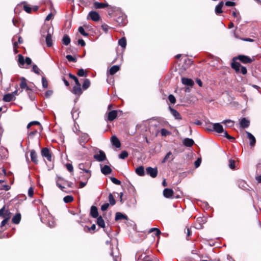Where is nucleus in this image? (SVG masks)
I'll use <instances>...</instances> for the list:
<instances>
[{
    "mask_svg": "<svg viewBox=\"0 0 261 261\" xmlns=\"http://www.w3.org/2000/svg\"><path fill=\"white\" fill-rule=\"evenodd\" d=\"M41 155L43 157L45 158L48 161H51V155L49 150L47 148H44L42 149Z\"/></svg>",
    "mask_w": 261,
    "mask_h": 261,
    "instance_id": "obj_8",
    "label": "nucleus"
},
{
    "mask_svg": "<svg viewBox=\"0 0 261 261\" xmlns=\"http://www.w3.org/2000/svg\"><path fill=\"white\" fill-rule=\"evenodd\" d=\"M91 165V164L89 163H81L79 165V169L87 174L86 176L87 180H88L91 175V172L89 170Z\"/></svg>",
    "mask_w": 261,
    "mask_h": 261,
    "instance_id": "obj_2",
    "label": "nucleus"
},
{
    "mask_svg": "<svg viewBox=\"0 0 261 261\" xmlns=\"http://www.w3.org/2000/svg\"><path fill=\"white\" fill-rule=\"evenodd\" d=\"M223 133L224 134L223 135V137L227 138L228 139H229L230 140L234 139V138L233 137H231L230 135H229L226 131L224 130V132Z\"/></svg>",
    "mask_w": 261,
    "mask_h": 261,
    "instance_id": "obj_54",
    "label": "nucleus"
},
{
    "mask_svg": "<svg viewBox=\"0 0 261 261\" xmlns=\"http://www.w3.org/2000/svg\"><path fill=\"white\" fill-rule=\"evenodd\" d=\"M163 195L167 198H174L173 191L169 188H166L163 191Z\"/></svg>",
    "mask_w": 261,
    "mask_h": 261,
    "instance_id": "obj_10",
    "label": "nucleus"
},
{
    "mask_svg": "<svg viewBox=\"0 0 261 261\" xmlns=\"http://www.w3.org/2000/svg\"><path fill=\"white\" fill-rule=\"evenodd\" d=\"M224 3L223 2H221L217 6H216L215 8V13L217 14H219L220 13H222V8L223 6Z\"/></svg>",
    "mask_w": 261,
    "mask_h": 261,
    "instance_id": "obj_29",
    "label": "nucleus"
},
{
    "mask_svg": "<svg viewBox=\"0 0 261 261\" xmlns=\"http://www.w3.org/2000/svg\"><path fill=\"white\" fill-rule=\"evenodd\" d=\"M5 207L4 206L3 208L0 209V216H4L6 217L8 215V211H6L5 213H4Z\"/></svg>",
    "mask_w": 261,
    "mask_h": 261,
    "instance_id": "obj_50",
    "label": "nucleus"
},
{
    "mask_svg": "<svg viewBox=\"0 0 261 261\" xmlns=\"http://www.w3.org/2000/svg\"><path fill=\"white\" fill-rule=\"evenodd\" d=\"M69 76L70 78L73 79V80L74 81L75 84H78L80 83L77 78L74 75L72 74L71 73L69 74Z\"/></svg>",
    "mask_w": 261,
    "mask_h": 261,
    "instance_id": "obj_57",
    "label": "nucleus"
},
{
    "mask_svg": "<svg viewBox=\"0 0 261 261\" xmlns=\"http://www.w3.org/2000/svg\"><path fill=\"white\" fill-rule=\"evenodd\" d=\"M79 32L82 35H83L84 36H88V33L85 32V30L83 28V27H80L79 28Z\"/></svg>",
    "mask_w": 261,
    "mask_h": 261,
    "instance_id": "obj_47",
    "label": "nucleus"
},
{
    "mask_svg": "<svg viewBox=\"0 0 261 261\" xmlns=\"http://www.w3.org/2000/svg\"><path fill=\"white\" fill-rule=\"evenodd\" d=\"M93 6H94V8L96 9H101V8H106V7H107L108 4L96 2L94 3Z\"/></svg>",
    "mask_w": 261,
    "mask_h": 261,
    "instance_id": "obj_31",
    "label": "nucleus"
},
{
    "mask_svg": "<svg viewBox=\"0 0 261 261\" xmlns=\"http://www.w3.org/2000/svg\"><path fill=\"white\" fill-rule=\"evenodd\" d=\"M9 219V217H6L5 219L2 221L1 224V228H2L3 227H4L8 222V220Z\"/></svg>",
    "mask_w": 261,
    "mask_h": 261,
    "instance_id": "obj_53",
    "label": "nucleus"
},
{
    "mask_svg": "<svg viewBox=\"0 0 261 261\" xmlns=\"http://www.w3.org/2000/svg\"><path fill=\"white\" fill-rule=\"evenodd\" d=\"M117 116V111H115V110L111 111L108 113V120L111 121H113L116 118Z\"/></svg>",
    "mask_w": 261,
    "mask_h": 261,
    "instance_id": "obj_20",
    "label": "nucleus"
},
{
    "mask_svg": "<svg viewBox=\"0 0 261 261\" xmlns=\"http://www.w3.org/2000/svg\"><path fill=\"white\" fill-rule=\"evenodd\" d=\"M242 66L238 62H232L231 63V67L237 72H240V68Z\"/></svg>",
    "mask_w": 261,
    "mask_h": 261,
    "instance_id": "obj_33",
    "label": "nucleus"
},
{
    "mask_svg": "<svg viewBox=\"0 0 261 261\" xmlns=\"http://www.w3.org/2000/svg\"><path fill=\"white\" fill-rule=\"evenodd\" d=\"M146 173L149 175L151 177L154 178L155 177L158 173V169L156 167L152 168L151 167H148L146 169Z\"/></svg>",
    "mask_w": 261,
    "mask_h": 261,
    "instance_id": "obj_6",
    "label": "nucleus"
},
{
    "mask_svg": "<svg viewBox=\"0 0 261 261\" xmlns=\"http://www.w3.org/2000/svg\"><path fill=\"white\" fill-rule=\"evenodd\" d=\"M72 92L74 95L79 96L82 94V90L81 88V84L80 83H79V84H76L73 87Z\"/></svg>",
    "mask_w": 261,
    "mask_h": 261,
    "instance_id": "obj_9",
    "label": "nucleus"
},
{
    "mask_svg": "<svg viewBox=\"0 0 261 261\" xmlns=\"http://www.w3.org/2000/svg\"><path fill=\"white\" fill-rule=\"evenodd\" d=\"M42 85L43 88H47L48 87V82L44 76H42Z\"/></svg>",
    "mask_w": 261,
    "mask_h": 261,
    "instance_id": "obj_43",
    "label": "nucleus"
},
{
    "mask_svg": "<svg viewBox=\"0 0 261 261\" xmlns=\"http://www.w3.org/2000/svg\"><path fill=\"white\" fill-rule=\"evenodd\" d=\"M63 43L65 45H68L70 42V38L67 35H64L62 39Z\"/></svg>",
    "mask_w": 261,
    "mask_h": 261,
    "instance_id": "obj_38",
    "label": "nucleus"
},
{
    "mask_svg": "<svg viewBox=\"0 0 261 261\" xmlns=\"http://www.w3.org/2000/svg\"><path fill=\"white\" fill-rule=\"evenodd\" d=\"M213 128L214 131L218 133H223L224 129L223 126L220 123H215L213 124Z\"/></svg>",
    "mask_w": 261,
    "mask_h": 261,
    "instance_id": "obj_11",
    "label": "nucleus"
},
{
    "mask_svg": "<svg viewBox=\"0 0 261 261\" xmlns=\"http://www.w3.org/2000/svg\"><path fill=\"white\" fill-rule=\"evenodd\" d=\"M247 138L249 140V145L251 147H253L256 143V139L254 136L250 132L246 131Z\"/></svg>",
    "mask_w": 261,
    "mask_h": 261,
    "instance_id": "obj_7",
    "label": "nucleus"
},
{
    "mask_svg": "<svg viewBox=\"0 0 261 261\" xmlns=\"http://www.w3.org/2000/svg\"><path fill=\"white\" fill-rule=\"evenodd\" d=\"M229 167L231 169H234L235 168V162L234 160H229Z\"/></svg>",
    "mask_w": 261,
    "mask_h": 261,
    "instance_id": "obj_56",
    "label": "nucleus"
},
{
    "mask_svg": "<svg viewBox=\"0 0 261 261\" xmlns=\"http://www.w3.org/2000/svg\"><path fill=\"white\" fill-rule=\"evenodd\" d=\"M168 99L171 103H175L176 102L175 97L173 95H169L168 96Z\"/></svg>",
    "mask_w": 261,
    "mask_h": 261,
    "instance_id": "obj_51",
    "label": "nucleus"
},
{
    "mask_svg": "<svg viewBox=\"0 0 261 261\" xmlns=\"http://www.w3.org/2000/svg\"><path fill=\"white\" fill-rule=\"evenodd\" d=\"M23 8H24V10H25V11L28 13H30L31 12V11H32V8L31 7H30L29 6H28V5H24L23 6Z\"/></svg>",
    "mask_w": 261,
    "mask_h": 261,
    "instance_id": "obj_61",
    "label": "nucleus"
},
{
    "mask_svg": "<svg viewBox=\"0 0 261 261\" xmlns=\"http://www.w3.org/2000/svg\"><path fill=\"white\" fill-rule=\"evenodd\" d=\"M33 194H34V190L32 187H30L28 190V195L30 197H33Z\"/></svg>",
    "mask_w": 261,
    "mask_h": 261,
    "instance_id": "obj_63",
    "label": "nucleus"
},
{
    "mask_svg": "<svg viewBox=\"0 0 261 261\" xmlns=\"http://www.w3.org/2000/svg\"><path fill=\"white\" fill-rule=\"evenodd\" d=\"M119 45L123 48H125L126 45V40L125 38L123 37L119 39L118 41Z\"/></svg>",
    "mask_w": 261,
    "mask_h": 261,
    "instance_id": "obj_40",
    "label": "nucleus"
},
{
    "mask_svg": "<svg viewBox=\"0 0 261 261\" xmlns=\"http://www.w3.org/2000/svg\"><path fill=\"white\" fill-rule=\"evenodd\" d=\"M63 200L65 203H69L73 200V197L72 196L68 195L64 197Z\"/></svg>",
    "mask_w": 261,
    "mask_h": 261,
    "instance_id": "obj_41",
    "label": "nucleus"
},
{
    "mask_svg": "<svg viewBox=\"0 0 261 261\" xmlns=\"http://www.w3.org/2000/svg\"><path fill=\"white\" fill-rule=\"evenodd\" d=\"M204 223V220L202 218H198L197 219V223L195 224V228L201 229L202 227V224Z\"/></svg>",
    "mask_w": 261,
    "mask_h": 261,
    "instance_id": "obj_28",
    "label": "nucleus"
},
{
    "mask_svg": "<svg viewBox=\"0 0 261 261\" xmlns=\"http://www.w3.org/2000/svg\"><path fill=\"white\" fill-rule=\"evenodd\" d=\"M66 166V168H67V170L69 171H70V172L73 171V168L72 165L71 164H67Z\"/></svg>",
    "mask_w": 261,
    "mask_h": 261,
    "instance_id": "obj_64",
    "label": "nucleus"
},
{
    "mask_svg": "<svg viewBox=\"0 0 261 261\" xmlns=\"http://www.w3.org/2000/svg\"><path fill=\"white\" fill-rule=\"evenodd\" d=\"M181 82L182 83L185 85L192 86L194 85V82L191 79L182 77Z\"/></svg>",
    "mask_w": 261,
    "mask_h": 261,
    "instance_id": "obj_16",
    "label": "nucleus"
},
{
    "mask_svg": "<svg viewBox=\"0 0 261 261\" xmlns=\"http://www.w3.org/2000/svg\"><path fill=\"white\" fill-rule=\"evenodd\" d=\"M126 16L124 15L119 16L117 17L116 21L119 25H124L126 22Z\"/></svg>",
    "mask_w": 261,
    "mask_h": 261,
    "instance_id": "obj_19",
    "label": "nucleus"
},
{
    "mask_svg": "<svg viewBox=\"0 0 261 261\" xmlns=\"http://www.w3.org/2000/svg\"><path fill=\"white\" fill-rule=\"evenodd\" d=\"M136 173L139 176H143L144 175V169L143 166H139L136 169Z\"/></svg>",
    "mask_w": 261,
    "mask_h": 261,
    "instance_id": "obj_37",
    "label": "nucleus"
},
{
    "mask_svg": "<svg viewBox=\"0 0 261 261\" xmlns=\"http://www.w3.org/2000/svg\"><path fill=\"white\" fill-rule=\"evenodd\" d=\"M122 219L127 220V216L120 212L116 213L115 216V220L118 221Z\"/></svg>",
    "mask_w": 261,
    "mask_h": 261,
    "instance_id": "obj_26",
    "label": "nucleus"
},
{
    "mask_svg": "<svg viewBox=\"0 0 261 261\" xmlns=\"http://www.w3.org/2000/svg\"><path fill=\"white\" fill-rule=\"evenodd\" d=\"M18 62L19 66L20 67H22L25 63V59H24L23 56L21 54H19L18 56Z\"/></svg>",
    "mask_w": 261,
    "mask_h": 261,
    "instance_id": "obj_35",
    "label": "nucleus"
},
{
    "mask_svg": "<svg viewBox=\"0 0 261 261\" xmlns=\"http://www.w3.org/2000/svg\"><path fill=\"white\" fill-rule=\"evenodd\" d=\"M169 110L171 114L173 115V116L175 118V119L177 120H181V117L180 114L178 112H177L176 110L169 107Z\"/></svg>",
    "mask_w": 261,
    "mask_h": 261,
    "instance_id": "obj_13",
    "label": "nucleus"
},
{
    "mask_svg": "<svg viewBox=\"0 0 261 261\" xmlns=\"http://www.w3.org/2000/svg\"><path fill=\"white\" fill-rule=\"evenodd\" d=\"M101 171L102 174L108 175L111 173L112 169L108 165H105L103 167L101 168Z\"/></svg>",
    "mask_w": 261,
    "mask_h": 261,
    "instance_id": "obj_24",
    "label": "nucleus"
},
{
    "mask_svg": "<svg viewBox=\"0 0 261 261\" xmlns=\"http://www.w3.org/2000/svg\"><path fill=\"white\" fill-rule=\"evenodd\" d=\"M120 69L119 66L114 65L109 70V73L111 75H113L116 73Z\"/></svg>",
    "mask_w": 261,
    "mask_h": 261,
    "instance_id": "obj_32",
    "label": "nucleus"
},
{
    "mask_svg": "<svg viewBox=\"0 0 261 261\" xmlns=\"http://www.w3.org/2000/svg\"><path fill=\"white\" fill-rule=\"evenodd\" d=\"M45 42L47 47H50L53 45L51 35L48 33L45 37Z\"/></svg>",
    "mask_w": 261,
    "mask_h": 261,
    "instance_id": "obj_27",
    "label": "nucleus"
},
{
    "mask_svg": "<svg viewBox=\"0 0 261 261\" xmlns=\"http://www.w3.org/2000/svg\"><path fill=\"white\" fill-rule=\"evenodd\" d=\"M247 70L245 67L241 66L240 68V72L243 74H246L247 73Z\"/></svg>",
    "mask_w": 261,
    "mask_h": 261,
    "instance_id": "obj_59",
    "label": "nucleus"
},
{
    "mask_svg": "<svg viewBox=\"0 0 261 261\" xmlns=\"http://www.w3.org/2000/svg\"><path fill=\"white\" fill-rule=\"evenodd\" d=\"M57 186L60 188L62 191H64L63 189L65 188V186H68L69 187H72V183L69 182L67 181L63 180L62 178L59 177L57 180Z\"/></svg>",
    "mask_w": 261,
    "mask_h": 261,
    "instance_id": "obj_3",
    "label": "nucleus"
},
{
    "mask_svg": "<svg viewBox=\"0 0 261 261\" xmlns=\"http://www.w3.org/2000/svg\"><path fill=\"white\" fill-rule=\"evenodd\" d=\"M182 143L185 146L187 147H191L194 144V142L192 139L186 138L183 140Z\"/></svg>",
    "mask_w": 261,
    "mask_h": 261,
    "instance_id": "obj_23",
    "label": "nucleus"
},
{
    "mask_svg": "<svg viewBox=\"0 0 261 261\" xmlns=\"http://www.w3.org/2000/svg\"><path fill=\"white\" fill-rule=\"evenodd\" d=\"M88 17H90L91 19L95 21L99 20L100 18L99 15L95 11L90 12L88 16Z\"/></svg>",
    "mask_w": 261,
    "mask_h": 261,
    "instance_id": "obj_12",
    "label": "nucleus"
},
{
    "mask_svg": "<svg viewBox=\"0 0 261 261\" xmlns=\"http://www.w3.org/2000/svg\"><path fill=\"white\" fill-rule=\"evenodd\" d=\"M31 158L32 162L35 164H37L38 161L37 160V155L35 150H32L31 151Z\"/></svg>",
    "mask_w": 261,
    "mask_h": 261,
    "instance_id": "obj_30",
    "label": "nucleus"
},
{
    "mask_svg": "<svg viewBox=\"0 0 261 261\" xmlns=\"http://www.w3.org/2000/svg\"><path fill=\"white\" fill-rule=\"evenodd\" d=\"M3 100L5 102H10L12 100H14L15 99L13 97V94L11 93H8L5 94L3 98Z\"/></svg>",
    "mask_w": 261,
    "mask_h": 261,
    "instance_id": "obj_25",
    "label": "nucleus"
},
{
    "mask_svg": "<svg viewBox=\"0 0 261 261\" xmlns=\"http://www.w3.org/2000/svg\"><path fill=\"white\" fill-rule=\"evenodd\" d=\"M174 156L173 155V154L172 153V152L171 151H169L167 153V154L164 158L162 162L165 163L166 162H167V161H169V162L172 161L174 159Z\"/></svg>",
    "mask_w": 261,
    "mask_h": 261,
    "instance_id": "obj_18",
    "label": "nucleus"
},
{
    "mask_svg": "<svg viewBox=\"0 0 261 261\" xmlns=\"http://www.w3.org/2000/svg\"><path fill=\"white\" fill-rule=\"evenodd\" d=\"M109 199L110 203L112 205H113L115 204L116 201H115L113 195L111 193H110L109 195Z\"/></svg>",
    "mask_w": 261,
    "mask_h": 261,
    "instance_id": "obj_45",
    "label": "nucleus"
},
{
    "mask_svg": "<svg viewBox=\"0 0 261 261\" xmlns=\"http://www.w3.org/2000/svg\"><path fill=\"white\" fill-rule=\"evenodd\" d=\"M128 153L126 151H122L121 153L119 155V158L121 159H124L128 156Z\"/></svg>",
    "mask_w": 261,
    "mask_h": 261,
    "instance_id": "obj_44",
    "label": "nucleus"
},
{
    "mask_svg": "<svg viewBox=\"0 0 261 261\" xmlns=\"http://www.w3.org/2000/svg\"><path fill=\"white\" fill-rule=\"evenodd\" d=\"M112 144L117 148H119L121 146V143L118 138L115 136H113L111 139Z\"/></svg>",
    "mask_w": 261,
    "mask_h": 261,
    "instance_id": "obj_14",
    "label": "nucleus"
},
{
    "mask_svg": "<svg viewBox=\"0 0 261 261\" xmlns=\"http://www.w3.org/2000/svg\"><path fill=\"white\" fill-rule=\"evenodd\" d=\"M110 179L111 181L115 185H119L121 184V181L115 177H112L110 178Z\"/></svg>",
    "mask_w": 261,
    "mask_h": 261,
    "instance_id": "obj_48",
    "label": "nucleus"
},
{
    "mask_svg": "<svg viewBox=\"0 0 261 261\" xmlns=\"http://www.w3.org/2000/svg\"><path fill=\"white\" fill-rule=\"evenodd\" d=\"M66 58L69 62H75L76 61V59L70 55H67Z\"/></svg>",
    "mask_w": 261,
    "mask_h": 261,
    "instance_id": "obj_49",
    "label": "nucleus"
},
{
    "mask_svg": "<svg viewBox=\"0 0 261 261\" xmlns=\"http://www.w3.org/2000/svg\"><path fill=\"white\" fill-rule=\"evenodd\" d=\"M238 59L243 63H250L252 62V60L250 58L244 55L239 56Z\"/></svg>",
    "mask_w": 261,
    "mask_h": 261,
    "instance_id": "obj_15",
    "label": "nucleus"
},
{
    "mask_svg": "<svg viewBox=\"0 0 261 261\" xmlns=\"http://www.w3.org/2000/svg\"><path fill=\"white\" fill-rule=\"evenodd\" d=\"M21 82L20 84V87L21 89H25L26 90L29 91L30 90V88L28 87L27 84L26 82V80L24 77H22L20 79Z\"/></svg>",
    "mask_w": 261,
    "mask_h": 261,
    "instance_id": "obj_21",
    "label": "nucleus"
},
{
    "mask_svg": "<svg viewBox=\"0 0 261 261\" xmlns=\"http://www.w3.org/2000/svg\"><path fill=\"white\" fill-rule=\"evenodd\" d=\"M21 220V215L20 214H17L12 218V222L14 224H18Z\"/></svg>",
    "mask_w": 261,
    "mask_h": 261,
    "instance_id": "obj_36",
    "label": "nucleus"
},
{
    "mask_svg": "<svg viewBox=\"0 0 261 261\" xmlns=\"http://www.w3.org/2000/svg\"><path fill=\"white\" fill-rule=\"evenodd\" d=\"M32 71L35 73L39 74L40 73V70L36 65H33L32 67Z\"/></svg>",
    "mask_w": 261,
    "mask_h": 261,
    "instance_id": "obj_52",
    "label": "nucleus"
},
{
    "mask_svg": "<svg viewBox=\"0 0 261 261\" xmlns=\"http://www.w3.org/2000/svg\"><path fill=\"white\" fill-rule=\"evenodd\" d=\"M77 74L79 76H86V74L85 73V71L83 69H79Z\"/></svg>",
    "mask_w": 261,
    "mask_h": 261,
    "instance_id": "obj_55",
    "label": "nucleus"
},
{
    "mask_svg": "<svg viewBox=\"0 0 261 261\" xmlns=\"http://www.w3.org/2000/svg\"><path fill=\"white\" fill-rule=\"evenodd\" d=\"M201 162V160L200 158H198L194 163V165L196 168H198Z\"/></svg>",
    "mask_w": 261,
    "mask_h": 261,
    "instance_id": "obj_62",
    "label": "nucleus"
},
{
    "mask_svg": "<svg viewBox=\"0 0 261 261\" xmlns=\"http://www.w3.org/2000/svg\"><path fill=\"white\" fill-rule=\"evenodd\" d=\"M90 215L94 218L98 217V212L97 208L95 206H92L90 210Z\"/></svg>",
    "mask_w": 261,
    "mask_h": 261,
    "instance_id": "obj_17",
    "label": "nucleus"
},
{
    "mask_svg": "<svg viewBox=\"0 0 261 261\" xmlns=\"http://www.w3.org/2000/svg\"><path fill=\"white\" fill-rule=\"evenodd\" d=\"M153 231H157V233H158V234L161 233L160 230L157 228H151V229H149V230L148 231V232L151 233Z\"/></svg>",
    "mask_w": 261,
    "mask_h": 261,
    "instance_id": "obj_60",
    "label": "nucleus"
},
{
    "mask_svg": "<svg viewBox=\"0 0 261 261\" xmlns=\"http://www.w3.org/2000/svg\"><path fill=\"white\" fill-rule=\"evenodd\" d=\"M90 85V82L89 79H85L82 85V88L84 90L87 89Z\"/></svg>",
    "mask_w": 261,
    "mask_h": 261,
    "instance_id": "obj_39",
    "label": "nucleus"
},
{
    "mask_svg": "<svg viewBox=\"0 0 261 261\" xmlns=\"http://www.w3.org/2000/svg\"><path fill=\"white\" fill-rule=\"evenodd\" d=\"M94 159L98 162H102L106 160L105 153L101 150L98 151V153L93 155Z\"/></svg>",
    "mask_w": 261,
    "mask_h": 261,
    "instance_id": "obj_5",
    "label": "nucleus"
},
{
    "mask_svg": "<svg viewBox=\"0 0 261 261\" xmlns=\"http://www.w3.org/2000/svg\"><path fill=\"white\" fill-rule=\"evenodd\" d=\"M97 224L99 227L101 228H104L105 227V223L101 216L97 217Z\"/></svg>",
    "mask_w": 261,
    "mask_h": 261,
    "instance_id": "obj_34",
    "label": "nucleus"
},
{
    "mask_svg": "<svg viewBox=\"0 0 261 261\" xmlns=\"http://www.w3.org/2000/svg\"><path fill=\"white\" fill-rule=\"evenodd\" d=\"M222 123L227 124L229 127L232 126L234 123L233 121L229 119L224 120Z\"/></svg>",
    "mask_w": 261,
    "mask_h": 261,
    "instance_id": "obj_46",
    "label": "nucleus"
},
{
    "mask_svg": "<svg viewBox=\"0 0 261 261\" xmlns=\"http://www.w3.org/2000/svg\"><path fill=\"white\" fill-rule=\"evenodd\" d=\"M109 206V203H106L102 204L101 206V210L102 211H106Z\"/></svg>",
    "mask_w": 261,
    "mask_h": 261,
    "instance_id": "obj_58",
    "label": "nucleus"
},
{
    "mask_svg": "<svg viewBox=\"0 0 261 261\" xmlns=\"http://www.w3.org/2000/svg\"><path fill=\"white\" fill-rule=\"evenodd\" d=\"M161 134L162 136H167L170 135L171 133L165 128H162L160 130Z\"/></svg>",
    "mask_w": 261,
    "mask_h": 261,
    "instance_id": "obj_42",
    "label": "nucleus"
},
{
    "mask_svg": "<svg viewBox=\"0 0 261 261\" xmlns=\"http://www.w3.org/2000/svg\"><path fill=\"white\" fill-rule=\"evenodd\" d=\"M90 139L89 136L87 133H82L80 136L79 142V144L84 148L85 147V144Z\"/></svg>",
    "mask_w": 261,
    "mask_h": 261,
    "instance_id": "obj_4",
    "label": "nucleus"
},
{
    "mask_svg": "<svg viewBox=\"0 0 261 261\" xmlns=\"http://www.w3.org/2000/svg\"><path fill=\"white\" fill-rule=\"evenodd\" d=\"M44 213L46 216L45 218L42 214L40 215L41 221L43 223H46L49 227H54L55 226V222L53 217L50 215L47 210H45Z\"/></svg>",
    "mask_w": 261,
    "mask_h": 261,
    "instance_id": "obj_1",
    "label": "nucleus"
},
{
    "mask_svg": "<svg viewBox=\"0 0 261 261\" xmlns=\"http://www.w3.org/2000/svg\"><path fill=\"white\" fill-rule=\"evenodd\" d=\"M241 127L243 128L248 127L250 124V122L246 118H243L241 119L240 122Z\"/></svg>",
    "mask_w": 261,
    "mask_h": 261,
    "instance_id": "obj_22",
    "label": "nucleus"
}]
</instances>
